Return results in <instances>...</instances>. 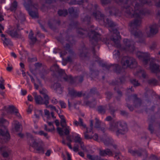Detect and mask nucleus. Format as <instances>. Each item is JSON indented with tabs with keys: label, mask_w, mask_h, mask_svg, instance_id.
Wrapping results in <instances>:
<instances>
[{
	"label": "nucleus",
	"mask_w": 160,
	"mask_h": 160,
	"mask_svg": "<svg viewBox=\"0 0 160 160\" xmlns=\"http://www.w3.org/2000/svg\"><path fill=\"white\" fill-rule=\"evenodd\" d=\"M57 129V132L60 136H62L63 135V132L62 128L59 127H58Z\"/></svg>",
	"instance_id": "obj_60"
},
{
	"label": "nucleus",
	"mask_w": 160,
	"mask_h": 160,
	"mask_svg": "<svg viewBox=\"0 0 160 160\" xmlns=\"http://www.w3.org/2000/svg\"><path fill=\"white\" fill-rule=\"evenodd\" d=\"M59 103L60 105L61 108H65L66 107V104L65 103L62 101H60L59 102Z\"/></svg>",
	"instance_id": "obj_64"
},
{
	"label": "nucleus",
	"mask_w": 160,
	"mask_h": 160,
	"mask_svg": "<svg viewBox=\"0 0 160 160\" xmlns=\"http://www.w3.org/2000/svg\"><path fill=\"white\" fill-rule=\"evenodd\" d=\"M15 18L21 22L24 21L25 20V18L24 14L20 11H17L14 14Z\"/></svg>",
	"instance_id": "obj_21"
},
{
	"label": "nucleus",
	"mask_w": 160,
	"mask_h": 160,
	"mask_svg": "<svg viewBox=\"0 0 160 160\" xmlns=\"http://www.w3.org/2000/svg\"><path fill=\"white\" fill-rule=\"evenodd\" d=\"M118 131L117 132V135H123L125 134L128 131V128L125 123L121 122L119 123Z\"/></svg>",
	"instance_id": "obj_15"
},
{
	"label": "nucleus",
	"mask_w": 160,
	"mask_h": 160,
	"mask_svg": "<svg viewBox=\"0 0 160 160\" xmlns=\"http://www.w3.org/2000/svg\"><path fill=\"white\" fill-rule=\"evenodd\" d=\"M135 4L134 7V11H135L134 16H136L137 12H139L140 11L145 12L142 9V7L145 4H149L151 2L148 1L147 0H135Z\"/></svg>",
	"instance_id": "obj_9"
},
{
	"label": "nucleus",
	"mask_w": 160,
	"mask_h": 160,
	"mask_svg": "<svg viewBox=\"0 0 160 160\" xmlns=\"http://www.w3.org/2000/svg\"><path fill=\"white\" fill-rule=\"evenodd\" d=\"M112 0H100V2L103 6L106 5L110 3Z\"/></svg>",
	"instance_id": "obj_48"
},
{
	"label": "nucleus",
	"mask_w": 160,
	"mask_h": 160,
	"mask_svg": "<svg viewBox=\"0 0 160 160\" xmlns=\"http://www.w3.org/2000/svg\"><path fill=\"white\" fill-rule=\"evenodd\" d=\"M47 122L48 123V125L51 127L50 129H48L47 125L46 124H45L44 125V130L48 132H52V131H54L55 128L53 125V122H49L48 121H47Z\"/></svg>",
	"instance_id": "obj_30"
},
{
	"label": "nucleus",
	"mask_w": 160,
	"mask_h": 160,
	"mask_svg": "<svg viewBox=\"0 0 160 160\" xmlns=\"http://www.w3.org/2000/svg\"><path fill=\"white\" fill-rule=\"evenodd\" d=\"M99 74V71L98 70H91V75L92 77H96Z\"/></svg>",
	"instance_id": "obj_52"
},
{
	"label": "nucleus",
	"mask_w": 160,
	"mask_h": 160,
	"mask_svg": "<svg viewBox=\"0 0 160 160\" xmlns=\"http://www.w3.org/2000/svg\"><path fill=\"white\" fill-rule=\"evenodd\" d=\"M86 104L90 108H93L95 106L96 103L95 102H91L89 101H88L86 102Z\"/></svg>",
	"instance_id": "obj_53"
},
{
	"label": "nucleus",
	"mask_w": 160,
	"mask_h": 160,
	"mask_svg": "<svg viewBox=\"0 0 160 160\" xmlns=\"http://www.w3.org/2000/svg\"><path fill=\"white\" fill-rule=\"evenodd\" d=\"M128 152L133 156L137 155L139 157L143 156L144 158H146L148 156L147 152L145 150H142L141 149L133 150L132 148H130L128 149Z\"/></svg>",
	"instance_id": "obj_12"
},
{
	"label": "nucleus",
	"mask_w": 160,
	"mask_h": 160,
	"mask_svg": "<svg viewBox=\"0 0 160 160\" xmlns=\"http://www.w3.org/2000/svg\"><path fill=\"white\" fill-rule=\"evenodd\" d=\"M121 121H119L110 122L109 129L111 131L115 132L117 135V132L118 130L119 123Z\"/></svg>",
	"instance_id": "obj_22"
},
{
	"label": "nucleus",
	"mask_w": 160,
	"mask_h": 160,
	"mask_svg": "<svg viewBox=\"0 0 160 160\" xmlns=\"http://www.w3.org/2000/svg\"><path fill=\"white\" fill-rule=\"evenodd\" d=\"M27 135L28 139V142L30 145L35 148L37 153L43 154L44 152V149L42 146L43 145H40L38 147L39 143L37 142V140L34 138L31 134L29 133H27Z\"/></svg>",
	"instance_id": "obj_6"
},
{
	"label": "nucleus",
	"mask_w": 160,
	"mask_h": 160,
	"mask_svg": "<svg viewBox=\"0 0 160 160\" xmlns=\"http://www.w3.org/2000/svg\"><path fill=\"white\" fill-rule=\"evenodd\" d=\"M87 52L88 50L85 47L83 48L82 50H80V57H86Z\"/></svg>",
	"instance_id": "obj_38"
},
{
	"label": "nucleus",
	"mask_w": 160,
	"mask_h": 160,
	"mask_svg": "<svg viewBox=\"0 0 160 160\" xmlns=\"http://www.w3.org/2000/svg\"><path fill=\"white\" fill-rule=\"evenodd\" d=\"M77 33L80 36H84L87 33V31L82 28H78L77 31Z\"/></svg>",
	"instance_id": "obj_39"
},
{
	"label": "nucleus",
	"mask_w": 160,
	"mask_h": 160,
	"mask_svg": "<svg viewBox=\"0 0 160 160\" xmlns=\"http://www.w3.org/2000/svg\"><path fill=\"white\" fill-rule=\"evenodd\" d=\"M116 8L114 7H108L107 9L108 10V12L109 13V14L111 15H114V12H115L116 10Z\"/></svg>",
	"instance_id": "obj_45"
},
{
	"label": "nucleus",
	"mask_w": 160,
	"mask_h": 160,
	"mask_svg": "<svg viewBox=\"0 0 160 160\" xmlns=\"http://www.w3.org/2000/svg\"><path fill=\"white\" fill-rule=\"evenodd\" d=\"M8 122L2 118H0V143H4L10 139V136L6 126L3 124Z\"/></svg>",
	"instance_id": "obj_3"
},
{
	"label": "nucleus",
	"mask_w": 160,
	"mask_h": 160,
	"mask_svg": "<svg viewBox=\"0 0 160 160\" xmlns=\"http://www.w3.org/2000/svg\"><path fill=\"white\" fill-rule=\"evenodd\" d=\"M99 155L102 157H105L108 156L109 157L112 156L113 153L109 149L107 148L104 150H100L99 152Z\"/></svg>",
	"instance_id": "obj_23"
},
{
	"label": "nucleus",
	"mask_w": 160,
	"mask_h": 160,
	"mask_svg": "<svg viewBox=\"0 0 160 160\" xmlns=\"http://www.w3.org/2000/svg\"><path fill=\"white\" fill-rule=\"evenodd\" d=\"M107 107L106 105L104 106H100L98 108V111L100 113L104 114L106 112Z\"/></svg>",
	"instance_id": "obj_35"
},
{
	"label": "nucleus",
	"mask_w": 160,
	"mask_h": 160,
	"mask_svg": "<svg viewBox=\"0 0 160 160\" xmlns=\"http://www.w3.org/2000/svg\"><path fill=\"white\" fill-rule=\"evenodd\" d=\"M58 14L59 16L65 17L68 14L67 10H60L58 12Z\"/></svg>",
	"instance_id": "obj_44"
},
{
	"label": "nucleus",
	"mask_w": 160,
	"mask_h": 160,
	"mask_svg": "<svg viewBox=\"0 0 160 160\" xmlns=\"http://www.w3.org/2000/svg\"><path fill=\"white\" fill-rule=\"evenodd\" d=\"M63 61H65L67 62H71L72 61V58L70 56H68L67 57V59H64L63 58Z\"/></svg>",
	"instance_id": "obj_62"
},
{
	"label": "nucleus",
	"mask_w": 160,
	"mask_h": 160,
	"mask_svg": "<svg viewBox=\"0 0 160 160\" xmlns=\"http://www.w3.org/2000/svg\"><path fill=\"white\" fill-rule=\"evenodd\" d=\"M107 99L109 100L112 98V94L110 92H107L105 93Z\"/></svg>",
	"instance_id": "obj_59"
},
{
	"label": "nucleus",
	"mask_w": 160,
	"mask_h": 160,
	"mask_svg": "<svg viewBox=\"0 0 160 160\" xmlns=\"http://www.w3.org/2000/svg\"><path fill=\"white\" fill-rule=\"evenodd\" d=\"M136 75L139 76L141 75L142 77L144 78H145L147 76L144 70L141 69L139 71H137Z\"/></svg>",
	"instance_id": "obj_43"
},
{
	"label": "nucleus",
	"mask_w": 160,
	"mask_h": 160,
	"mask_svg": "<svg viewBox=\"0 0 160 160\" xmlns=\"http://www.w3.org/2000/svg\"><path fill=\"white\" fill-rule=\"evenodd\" d=\"M86 128V131L85 132H84V138L86 139H92V135H90L89 134H88V128L87 127Z\"/></svg>",
	"instance_id": "obj_47"
},
{
	"label": "nucleus",
	"mask_w": 160,
	"mask_h": 160,
	"mask_svg": "<svg viewBox=\"0 0 160 160\" xmlns=\"http://www.w3.org/2000/svg\"><path fill=\"white\" fill-rule=\"evenodd\" d=\"M101 65L102 67L108 69H109L110 67H112L113 70L117 73H121L122 71L123 70L121 66L117 64H111L110 65H107L105 63H103Z\"/></svg>",
	"instance_id": "obj_14"
},
{
	"label": "nucleus",
	"mask_w": 160,
	"mask_h": 160,
	"mask_svg": "<svg viewBox=\"0 0 160 160\" xmlns=\"http://www.w3.org/2000/svg\"><path fill=\"white\" fill-rule=\"evenodd\" d=\"M34 99L36 104H45L47 106L49 103V100L46 99H43L40 95L34 96Z\"/></svg>",
	"instance_id": "obj_17"
},
{
	"label": "nucleus",
	"mask_w": 160,
	"mask_h": 160,
	"mask_svg": "<svg viewBox=\"0 0 160 160\" xmlns=\"http://www.w3.org/2000/svg\"><path fill=\"white\" fill-rule=\"evenodd\" d=\"M39 134L40 135H43L44 137H46L47 138H48V133L44 132L43 131H40L38 132Z\"/></svg>",
	"instance_id": "obj_58"
},
{
	"label": "nucleus",
	"mask_w": 160,
	"mask_h": 160,
	"mask_svg": "<svg viewBox=\"0 0 160 160\" xmlns=\"http://www.w3.org/2000/svg\"><path fill=\"white\" fill-rule=\"evenodd\" d=\"M120 112L122 116H127L128 115V113L124 110H121Z\"/></svg>",
	"instance_id": "obj_63"
},
{
	"label": "nucleus",
	"mask_w": 160,
	"mask_h": 160,
	"mask_svg": "<svg viewBox=\"0 0 160 160\" xmlns=\"http://www.w3.org/2000/svg\"><path fill=\"white\" fill-rule=\"evenodd\" d=\"M15 123L14 125L15 129L17 132L20 131L21 125L17 121H15Z\"/></svg>",
	"instance_id": "obj_50"
},
{
	"label": "nucleus",
	"mask_w": 160,
	"mask_h": 160,
	"mask_svg": "<svg viewBox=\"0 0 160 160\" xmlns=\"http://www.w3.org/2000/svg\"><path fill=\"white\" fill-rule=\"evenodd\" d=\"M83 0L76 1V0H71L70 2H69V4L70 5H75L78 4L81 5L83 3Z\"/></svg>",
	"instance_id": "obj_40"
},
{
	"label": "nucleus",
	"mask_w": 160,
	"mask_h": 160,
	"mask_svg": "<svg viewBox=\"0 0 160 160\" xmlns=\"http://www.w3.org/2000/svg\"><path fill=\"white\" fill-rule=\"evenodd\" d=\"M0 151L2 155L4 158H7L10 154L11 150L8 148L2 146L0 148Z\"/></svg>",
	"instance_id": "obj_20"
},
{
	"label": "nucleus",
	"mask_w": 160,
	"mask_h": 160,
	"mask_svg": "<svg viewBox=\"0 0 160 160\" xmlns=\"http://www.w3.org/2000/svg\"><path fill=\"white\" fill-rule=\"evenodd\" d=\"M131 83L133 85L134 87H137L140 85V83L136 79L132 78L130 79Z\"/></svg>",
	"instance_id": "obj_42"
},
{
	"label": "nucleus",
	"mask_w": 160,
	"mask_h": 160,
	"mask_svg": "<svg viewBox=\"0 0 160 160\" xmlns=\"http://www.w3.org/2000/svg\"><path fill=\"white\" fill-rule=\"evenodd\" d=\"M40 93L43 95L44 99L49 100L50 98L48 95L47 94L48 92L45 88H43L42 90H40Z\"/></svg>",
	"instance_id": "obj_37"
},
{
	"label": "nucleus",
	"mask_w": 160,
	"mask_h": 160,
	"mask_svg": "<svg viewBox=\"0 0 160 160\" xmlns=\"http://www.w3.org/2000/svg\"><path fill=\"white\" fill-rule=\"evenodd\" d=\"M133 98V102L135 108H138L140 107L142 104V101L140 99L137 97L136 94H134L132 96H129L128 98L126 99L127 101L128 102L130 100L131 97Z\"/></svg>",
	"instance_id": "obj_16"
},
{
	"label": "nucleus",
	"mask_w": 160,
	"mask_h": 160,
	"mask_svg": "<svg viewBox=\"0 0 160 160\" xmlns=\"http://www.w3.org/2000/svg\"><path fill=\"white\" fill-rule=\"evenodd\" d=\"M64 128H65L64 129V133L66 135H69L70 133L69 127L67 126Z\"/></svg>",
	"instance_id": "obj_57"
},
{
	"label": "nucleus",
	"mask_w": 160,
	"mask_h": 160,
	"mask_svg": "<svg viewBox=\"0 0 160 160\" xmlns=\"http://www.w3.org/2000/svg\"><path fill=\"white\" fill-rule=\"evenodd\" d=\"M101 140L102 141L104 145L106 146H110L114 143L113 140L111 138L104 134L102 137L100 138Z\"/></svg>",
	"instance_id": "obj_18"
},
{
	"label": "nucleus",
	"mask_w": 160,
	"mask_h": 160,
	"mask_svg": "<svg viewBox=\"0 0 160 160\" xmlns=\"http://www.w3.org/2000/svg\"><path fill=\"white\" fill-rule=\"evenodd\" d=\"M112 32L113 33L114 37L111 38L110 40L107 39V38L104 39L106 44H109L110 41L111 40L114 43L116 47L119 48L121 50L130 52H132L134 51L135 49L134 42L132 40L125 38L123 40V45L121 46L119 40V39H121L119 32L116 29L113 30Z\"/></svg>",
	"instance_id": "obj_2"
},
{
	"label": "nucleus",
	"mask_w": 160,
	"mask_h": 160,
	"mask_svg": "<svg viewBox=\"0 0 160 160\" xmlns=\"http://www.w3.org/2000/svg\"><path fill=\"white\" fill-rule=\"evenodd\" d=\"M19 25H17V28H14L13 29H9L7 30L6 32L12 38H20L22 40H24L23 37L19 32L20 29L19 28Z\"/></svg>",
	"instance_id": "obj_8"
},
{
	"label": "nucleus",
	"mask_w": 160,
	"mask_h": 160,
	"mask_svg": "<svg viewBox=\"0 0 160 160\" xmlns=\"http://www.w3.org/2000/svg\"><path fill=\"white\" fill-rule=\"evenodd\" d=\"M92 36L90 41L92 45H95L97 44L98 41L100 39V34L94 31H92Z\"/></svg>",
	"instance_id": "obj_19"
},
{
	"label": "nucleus",
	"mask_w": 160,
	"mask_h": 160,
	"mask_svg": "<svg viewBox=\"0 0 160 160\" xmlns=\"http://www.w3.org/2000/svg\"><path fill=\"white\" fill-rule=\"evenodd\" d=\"M84 76L82 75L77 76L73 78L71 76H67L63 77V78L66 81L72 84L76 83L79 84L81 83L83 80Z\"/></svg>",
	"instance_id": "obj_10"
},
{
	"label": "nucleus",
	"mask_w": 160,
	"mask_h": 160,
	"mask_svg": "<svg viewBox=\"0 0 160 160\" xmlns=\"http://www.w3.org/2000/svg\"><path fill=\"white\" fill-rule=\"evenodd\" d=\"M150 69L153 72L156 73L159 72V66L154 63L150 62Z\"/></svg>",
	"instance_id": "obj_27"
},
{
	"label": "nucleus",
	"mask_w": 160,
	"mask_h": 160,
	"mask_svg": "<svg viewBox=\"0 0 160 160\" xmlns=\"http://www.w3.org/2000/svg\"><path fill=\"white\" fill-rule=\"evenodd\" d=\"M82 21L87 24H89L90 21V18L88 16H86L82 19Z\"/></svg>",
	"instance_id": "obj_51"
},
{
	"label": "nucleus",
	"mask_w": 160,
	"mask_h": 160,
	"mask_svg": "<svg viewBox=\"0 0 160 160\" xmlns=\"http://www.w3.org/2000/svg\"><path fill=\"white\" fill-rule=\"evenodd\" d=\"M50 70L52 71L57 72L59 76L61 78H63V77H65L66 75L65 71L62 69H60L59 66L57 64H54L52 65L50 67Z\"/></svg>",
	"instance_id": "obj_13"
},
{
	"label": "nucleus",
	"mask_w": 160,
	"mask_h": 160,
	"mask_svg": "<svg viewBox=\"0 0 160 160\" xmlns=\"http://www.w3.org/2000/svg\"><path fill=\"white\" fill-rule=\"evenodd\" d=\"M80 147L81 148L83 151H87V149L85 146L84 145L83 142H82L81 143H80Z\"/></svg>",
	"instance_id": "obj_61"
},
{
	"label": "nucleus",
	"mask_w": 160,
	"mask_h": 160,
	"mask_svg": "<svg viewBox=\"0 0 160 160\" xmlns=\"http://www.w3.org/2000/svg\"><path fill=\"white\" fill-rule=\"evenodd\" d=\"M8 113L9 114H14L17 117L20 118V115L18 110L13 105L9 107Z\"/></svg>",
	"instance_id": "obj_24"
},
{
	"label": "nucleus",
	"mask_w": 160,
	"mask_h": 160,
	"mask_svg": "<svg viewBox=\"0 0 160 160\" xmlns=\"http://www.w3.org/2000/svg\"><path fill=\"white\" fill-rule=\"evenodd\" d=\"M95 10L92 13V16L97 20H102L106 24H108L110 27H114L116 24L113 21L108 18H104V15L102 14L99 10V8L97 4H95L94 7Z\"/></svg>",
	"instance_id": "obj_4"
},
{
	"label": "nucleus",
	"mask_w": 160,
	"mask_h": 160,
	"mask_svg": "<svg viewBox=\"0 0 160 160\" xmlns=\"http://www.w3.org/2000/svg\"><path fill=\"white\" fill-rule=\"evenodd\" d=\"M51 88L59 94H61L63 90V88L61 87L60 84L58 83H54L53 85L51 86Z\"/></svg>",
	"instance_id": "obj_26"
},
{
	"label": "nucleus",
	"mask_w": 160,
	"mask_h": 160,
	"mask_svg": "<svg viewBox=\"0 0 160 160\" xmlns=\"http://www.w3.org/2000/svg\"><path fill=\"white\" fill-rule=\"evenodd\" d=\"M74 141L75 142L78 143L79 144L82 142V139L79 136V135H78L77 136L75 137Z\"/></svg>",
	"instance_id": "obj_49"
},
{
	"label": "nucleus",
	"mask_w": 160,
	"mask_h": 160,
	"mask_svg": "<svg viewBox=\"0 0 160 160\" xmlns=\"http://www.w3.org/2000/svg\"><path fill=\"white\" fill-rule=\"evenodd\" d=\"M109 110L110 113L113 116V117H114L115 116L114 112L116 110L115 109L114 107L111 106L110 104H109Z\"/></svg>",
	"instance_id": "obj_46"
},
{
	"label": "nucleus",
	"mask_w": 160,
	"mask_h": 160,
	"mask_svg": "<svg viewBox=\"0 0 160 160\" xmlns=\"http://www.w3.org/2000/svg\"><path fill=\"white\" fill-rule=\"evenodd\" d=\"M33 33L32 30H31L28 35V38L30 40V43L31 44H33L36 42L37 38L36 37H33Z\"/></svg>",
	"instance_id": "obj_29"
},
{
	"label": "nucleus",
	"mask_w": 160,
	"mask_h": 160,
	"mask_svg": "<svg viewBox=\"0 0 160 160\" xmlns=\"http://www.w3.org/2000/svg\"><path fill=\"white\" fill-rule=\"evenodd\" d=\"M1 36L3 38L2 40L3 41V43L5 46H8V45H12V44L11 40L8 38H7L6 35L3 34L1 35Z\"/></svg>",
	"instance_id": "obj_25"
},
{
	"label": "nucleus",
	"mask_w": 160,
	"mask_h": 160,
	"mask_svg": "<svg viewBox=\"0 0 160 160\" xmlns=\"http://www.w3.org/2000/svg\"><path fill=\"white\" fill-rule=\"evenodd\" d=\"M77 91L73 89L69 90V93L72 97H76Z\"/></svg>",
	"instance_id": "obj_55"
},
{
	"label": "nucleus",
	"mask_w": 160,
	"mask_h": 160,
	"mask_svg": "<svg viewBox=\"0 0 160 160\" xmlns=\"http://www.w3.org/2000/svg\"><path fill=\"white\" fill-rule=\"evenodd\" d=\"M158 81L155 78H151L147 80L148 83L151 86H155L158 84Z\"/></svg>",
	"instance_id": "obj_34"
},
{
	"label": "nucleus",
	"mask_w": 160,
	"mask_h": 160,
	"mask_svg": "<svg viewBox=\"0 0 160 160\" xmlns=\"http://www.w3.org/2000/svg\"><path fill=\"white\" fill-rule=\"evenodd\" d=\"M157 42H152V44L150 46L149 48L152 50H153L155 49L157 46Z\"/></svg>",
	"instance_id": "obj_54"
},
{
	"label": "nucleus",
	"mask_w": 160,
	"mask_h": 160,
	"mask_svg": "<svg viewBox=\"0 0 160 160\" xmlns=\"http://www.w3.org/2000/svg\"><path fill=\"white\" fill-rule=\"evenodd\" d=\"M150 33L151 35H154L158 32V26L156 24L151 25L149 26Z\"/></svg>",
	"instance_id": "obj_28"
},
{
	"label": "nucleus",
	"mask_w": 160,
	"mask_h": 160,
	"mask_svg": "<svg viewBox=\"0 0 160 160\" xmlns=\"http://www.w3.org/2000/svg\"><path fill=\"white\" fill-rule=\"evenodd\" d=\"M60 122L61 125L63 128H64V127L67 126V125L66 124V121L65 118L61 120Z\"/></svg>",
	"instance_id": "obj_56"
},
{
	"label": "nucleus",
	"mask_w": 160,
	"mask_h": 160,
	"mask_svg": "<svg viewBox=\"0 0 160 160\" xmlns=\"http://www.w3.org/2000/svg\"><path fill=\"white\" fill-rule=\"evenodd\" d=\"M79 122H78L77 120H75L73 122L74 124L76 126H78L79 125L80 126L82 127L83 128H86V126L85 124L83 123V120L82 118H79Z\"/></svg>",
	"instance_id": "obj_31"
},
{
	"label": "nucleus",
	"mask_w": 160,
	"mask_h": 160,
	"mask_svg": "<svg viewBox=\"0 0 160 160\" xmlns=\"http://www.w3.org/2000/svg\"><path fill=\"white\" fill-rule=\"evenodd\" d=\"M123 67L124 68H135L137 65V62L135 58L130 57H124L121 61Z\"/></svg>",
	"instance_id": "obj_7"
},
{
	"label": "nucleus",
	"mask_w": 160,
	"mask_h": 160,
	"mask_svg": "<svg viewBox=\"0 0 160 160\" xmlns=\"http://www.w3.org/2000/svg\"><path fill=\"white\" fill-rule=\"evenodd\" d=\"M128 0H115V2L118 4H122L121 13L124 14V12H122V8L124 6H128L127 4Z\"/></svg>",
	"instance_id": "obj_32"
},
{
	"label": "nucleus",
	"mask_w": 160,
	"mask_h": 160,
	"mask_svg": "<svg viewBox=\"0 0 160 160\" xmlns=\"http://www.w3.org/2000/svg\"><path fill=\"white\" fill-rule=\"evenodd\" d=\"M95 93H97L98 95H99V93L97 92L96 88H92L90 90L89 93L87 96L85 97V98L87 99H88L90 94H95Z\"/></svg>",
	"instance_id": "obj_36"
},
{
	"label": "nucleus",
	"mask_w": 160,
	"mask_h": 160,
	"mask_svg": "<svg viewBox=\"0 0 160 160\" xmlns=\"http://www.w3.org/2000/svg\"><path fill=\"white\" fill-rule=\"evenodd\" d=\"M137 57L140 59L142 60L145 65H146L148 63L149 61V54L147 52H143L138 51L136 54Z\"/></svg>",
	"instance_id": "obj_11"
},
{
	"label": "nucleus",
	"mask_w": 160,
	"mask_h": 160,
	"mask_svg": "<svg viewBox=\"0 0 160 160\" xmlns=\"http://www.w3.org/2000/svg\"><path fill=\"white\" fill-rule=\"evenodd\" d=\"M96 122L95 123L94 127L98 129V130H100L102 131L103 132H104V128L103 127H100V122L97 118H95Z\"/></svg>",
	"instance_id": "obj_33"
},
{
	"label": "nucleus",
	"mask_w": 160,
	"mask_h": 160,
	"mask_svg": "<svg viewBox=\"0 0 160 160\" xmlns=\"http://www.w3.org/2000/svg\"><path fill=\"white\" fill-rule=\"evenodd\" d=\"M24 1V5L26 10L28 11L29 15L33 18H38V5L37 3L32 4L31 0H23Z\"/></svg>",
	"instance_id": "obj_5"
},
{
	"label": "nucleus",
	"mask_w": 160,
	"mask_h": 160,
	"mask_svg": "<svg viewBox=\"0 0 160 160\" xmlns=\"http://www.w3.org/2000/svg\"><path fill=\"white\" fill-rule=\"evenodd\" d=\"M18 6L17 2L15 1L11 4L10 10L11 11H14L16 9Z\"/></svg>",
	"instance_id": "obj_41"
},
{
	"label": "nucleus",
	"mask_w": 160,
	"mask_h": 160,
	"mask_svg": "<svg viewBox=\"0 0 160 160\" xmlns=\"http://www.w3.org/2000/svg\"><path fill=\"white\" fill-rule=\"evenodd\" d=\"M122 12H124V15L127 17L135 18L130 22L129 24V30L135 38H140L142 36L141 31H137V28L140 27L142 23V19L145 14V12L140 11L137 12L136 16H134L135 11L129 6H124L122 8Z\"/></svg>",
	"instance_id": "obj_1"
}]
</instances>
